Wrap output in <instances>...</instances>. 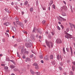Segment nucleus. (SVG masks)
Masks as SVG:
<instances>
[{"label":"nucleus","mask_w":75,"mask_h":75,"mask_svg":"<svg viewBox=\"0 0 75 75\" xmlns=\"http://www.w3.org/2000/svg\"><path fill=\"white\" fill-rule=\"evenodd\" d=\"M27 21H28V20H25L24 21V22L25 23H26Z\"/></svg>","instance_id":"obj_38"},{"label":"nucleus","mask_w":75,"mask_h":75,"mask_svg":"<svg viewBox=\"0 0 75 75\" xmlns=\"http://www.w3.org/2000/svg\"><path fill=\"white\" fill-rule=\"evenodd\" d=\"M13 24H14V25H16V23H15V22H13Z\"/></svg>","instance_id":"obj_49"},{"label":"nucleus","mask_w":75,"mask_h":75,"mask_svg":"<svg viewBox=\"0 0 75 75\" xmlns=\"http://www.w3.org/2000/svg\"><path fill=\"white\" fill-rule=\"evenodd\" d=\"M30 72L32 74L34 75L35 74L34 72V71L32 69L30 70Z\"/></svg>","instance_id":"obj_13"},{"label":"nucleus","mask_w":75,"mask_h":75,"mask_svg":"<svg viewBox=\"0 0 75 75\" xmlns=\"http://www.w3.org/2000/svg\"><path fill=\"white\" fill-rule=\"evenodd\" d=\"M25 45L26 47H31L32 46V43H25Z\"/></svg>","instance_id":"obj_4"},{"label":"nucleus","mask_w":75,"mask_h":75,"mask_svg":"<svg viewBox=\"0 0 75 75\" xmlns=\"http://www.w3.org/2000/svg\"><path fill=\"white\" fill-rule=\"evenodd\" d=\"M21 54H23V50H21Z\"/></svg>","instance_id":"obj_37"},{"label":"nucleus","mask_w":75,"mask_h":75,"mask_svg":"<svg viewBox=\"0 0 75 75\" xmlns=\"http://www.w3.org/2000/svg\"><path fill=\"white\" fill-rule=\"evenodd\" d=\"M57 58L58 59H60V56L59 55H58L57 56Z\"/></svg>","instance_id":"obj_32"},{"label":"nucleus","mask_w":75,"mask_h":75,"mask_svg":"<svg viewBox=\"0 0 75 75\" xmlns=\"http://www.w3.org/2000/svg\"><path fill=\"white\" fill-rule=\"evenodd\" d=\"M66 14H65V13H62V16H66Z\"/></svg>","instance_id":"obj_25"},{"label":"nucleus","mask_w":75,"mask_h":75,"mask_svg":"<svg viewBox=\"0 0 75 75\" xmlns=\"http://www.w3.org/2000/svg\"><path fill=\"white\" fill-rule=\"evenodd\" d=\"M10 24V23L9 22H6L4 23V25L6 26H8Z\"/></svg>","instance_id":"obj_7"},{"label":"nucleus","mask_w":75,"mask_h":75,"mask_svg":"<svg viewBox=\"0 0 75 75\" xmlns=\"http://www.w3.org/2000/svg\"><path fill=\"white\" fill-rule=\"evenodd\" d=\"M35 37V36H34V35H31V39L33 40H35V39L34 38Z\"/></svg>","instance_id":"obj_10"},{"label":"nucleus","mask_w":75,"mask_h":75,"mask_svg":"<svg viewBox=\"0 0 75 75\" xmlns=\"http://www.w3.org/2000/svg\"><path fill=\"white\" fill-rule=\"evenodd\" d=\"M11 5H12V6H13V5H14V3L13 2H12L11 3Z\"/></svg>","instance_id":"obj_56"},{"label":"nucleus","mask_w":75,"mask_h":75,"mask_svg":"<svg viewBox=\"0 0 75 75\" xmlns=\"http://www.w3.org/2000/svg\"><path fill=\"white\" fill-rule=\"evenodd\" d=\"M28 1H26L25 2V5H27L28 4Z\"/></svg>","instance_id":"obj_19"},{"label":"nucleus","mask_w":75,"mask_h":75,"mask_svg":"<svg viewBox=\"0 0 75 75\" xmlns=\"http://www.w3.org/2000/svg\"><path fill=\"white\" fill-rule=\"evenodd\" d=\"M17 46V44H15L14 45V46L15 47H16Z\"/></svg>","instance_id":"obj_51"},{"label":"nucleus","mask_w":75,"mask_h":75,"mask_svg":"<svg viewBox=\"0 0 75 75\" xmlns=\"http://www.w3.org/2000/svg\"><path fill=\"white\" fill-rule=\"evenodd\" d=\"M16 9L17 10V9H18V6H16Z\"/></svg>","instance_id":"obj_48"},{"label":"nucleus","mask_w":75,"mask_h":75,"mask_svg":"<svg viewBox=\"0 0 75 75\" xmlns=\"http://www.w3.org/2000/svg\"><path fill=\"white\" fill-rule=\"evenodd\" d=\"M22 58H23V59H25V58H26V57L25 56L23 55V56Z\"/></svg>","instance_id":"obj_39"},{"label":"nucleus","mask_w":75,"mask_h":75,"mask_svg":"<svg viewBox=\"0 0 75 75\" xmlns=\"http://www.w3.org/2000/svg\"><path fill=\"white\" fill-rule=\"evenodd\" d=\"M40 59H42V58H43V55H40Z\"/></svg>","instance_id":"obj_28"},{"label":"nucleus","mask_w":75,"mask_h":75,"mask_svg":"<svg viewBox=\"0 0 75 75\" xmlns=\"http://www.w3.org/2000/svg\"><path fill=\"white\" fill-rule=\"evenodd\" d=\"M1 66H5V65L3 64H1Z\"/></svg>","instance_id":"obj_59"},{"label":"nucleus","mask_w":75,"mask_h":75,"mask_svg":"<svg viewBox=\"0 0 75 75\" xmlns=\"http://www.w3.org/2000/svg\"><path fill=\"white\" fill-rule=\"evenodd\" d=\"M41 63L43 64L44 63V62L43 60H41Z\"/></svg>","instance_id":"obj_53"},{"label":"nucleus","mask_w":75,"mask_h":75,"mask_svg":"<svg viewBox=\"0 0 75 75\" xmlns=\"http://www.w3.org/2000/svg\"><path fill=\"white\" fill-rule=\"evenodd\" d=\"M72 63H73V64L75 65V62H73Z\"/></svg>","instance_id":"obj_43"},{"label":"nucleus","mask_w":75,"mask_h":75,"mask_svg":"<svg viewBox=\"0 0 75 75\" xmlns=\"http://www.w3.org/2000/svg\"><path fill=\"white\" fill-rule=\"evenodd\" d=\"M57 28L59 30H60V28L58 26L57 27Z\"/></svg>","instance_id":"obj_47"},{"label":"nucleus","mask_w":75,"mask_h":75,"mask_svg":"<svg viewBox=\"0 0 75 75\" xmlns=\"http://www.w3.org/2000/svg\"><path fill=\"white\" fill-rule=\"evenodd\" d=\"M53 3V1H51L49 3V5L50 6H51V5Z\"/></svg>","instance_id":"obj_12"},{"label":"nucleus","mask_w":75,"mask_h":75,"mask_svg":"<svg viewBox=\"0 0 75 75\" xmlns=\"http://www.w3.org/2000/svg\"><path fill=\"white\" fill-rule=\"evenodd\" d=\"M10 67H11V69H12L15 67V66H13V65H11Z\"/></svg>","instance_id":"obj_16"},{"label":"nucleus","mask_w":75,"mask_h":75,"mask_svg":"<svg viewBox=\"0 0 75 75\" xmlns=\"http://www.w3.org/2000/svg\"><path fill=\"white\" fill-rule=\"evenodd\" d=\"M16 23L18 25H19L22 28H23L24 26L23 23L21 22L20 21H16Z\"/></svg>","instance_id":"obj_1"},{"label":"nucleus","mask_w":75,"mask_h":75,"mask_svg":"<svg viewBox=\"0 0 75 75\" xmlns=\"http://www.w3.org/2000/svg\"><path fill=\"white\" fill-rule=\"evenodd\" d=\"M59 69L60 70H62V68L61 67H59Z\"/></svg>","instance_id":"obj_50"},{"label":"nucleus","mask_w":75,"mask_h":75,"mask_svg":"<svg viewBox=\"0 0 75 75\" xmlns=\"http://www.w3.org/2000/svg\"><path fill=\"white\" fill-rule=\"evenodd\" d=\"M15 20H17V21H18V20L19 21V18L17 17H16L15 18Z\"/></svg>","instance_id":"obj_34"},{"label":"nucleus","mask_w":75,"mask_h":75,"mask_svg":"<svg viewBox=\"0 0 75 75\" xmlns=\"http://www.w3.org/2000/svg\"><path fill=\"white\" fill-rule=\"evenodd\" d=\"M37 65H38V64L36 63H35L33 64V66H37Z\"/></svg>","instance_id":"obj_27"},{"label":"nucleus","mask_w":75,"mask_h":75,"mask_svg":"<svg viewBox=\"0 0 75 75\" xmlns=\"http://www.w3.org/2000/svg\"><path fill=\"white\" fill-rule=\"evenodd\" d=\"M24 12L23 11H22L21 12V13H22V15H23L24 14Z\"/></svg>","instance_id":"obj_52"},{"label":"nucleus","mask_w":75,"mask_h":75,"mask_svg":"<svg viewBox=\"0 0 75 75\" xmlns=\"http://www.w3.org/2000/svg\"><path fill=\"white\" fill-rule=\"evenodd\" d=\"M12 30L13 31V32H16V28L15 27H13L12 28Z\"/></svg>","instance_id":"obj_8"},{"label":"nucleus","mask_w":75,"mask_h":75,"mask_svg":"<svg viewBox=\"0 0 75 75\" xmlns=\"http://www.w3.org/2000/svg\"><path fill=\"white\" fill-rule=\"evenodd\" d=\"M46 43L47 45L49 47H50V45L51 47H52L53 46V44L52 42H46Z\"/></svg>","instance_id":"obj_2"},{"label":"nucleus","mask_w":75,"mask_h":75,"mask_svg":"<svg viewBox=\"0 0 75 75\" xmlns=\"http://www.w3.org/2000/svg\"><path fill=\"white\" fill-rule=\"evenodd\" d=\"M63 53H64V54H65V48L64 47L63 49Z\"/></svg>","instance_id":"obj_23"},{"label":"nucleus","mask_w":75,"mask_h":75,"mask_svg":"<svg viewBox=\"0 0 75 75\" xmlns=\"http://www.w3.org/2000/svg\"><path fill=\"white\" fill-rule=\"evenodd\" d=\"M75 69V67L74 66H72V70L73 71H74Z\"/></svg>","instance_id":"obj_18"},{"label":"nucleus","mask_w":75,"mask_h":75,"mask_svg":"<svg viewBox=\"0 0 75 75\" xmlns=\"http://www.w3.org/2000/svg\"><path fill=\"white\" fill-rule=\"evenodd\" d=\"M2 41L3 42H5V39L4 38L3 39V40H2Z\"/></svg>","instance_id":"obj_42"},{"label":"nucleus","mask_w":75,"mask_h":75,"mask_svg":"<svg viewBox=\"0 0 75 75\" xmlns=\"http://www.w3.org/2000/svg\"><path fill=\"white\" fill-rule=\"evenodd\" d=\"M5 11H6V12H8V13H11V11H9L8 10V9L7 8H5Z\"/></svg>","instance_id":"obj_9"},{"label":"nucleus","mask_w":75,"mask_h":75,"mask_svg":"<svg viewBox=\"0 0 75 75\" xmlns=\"http://www.w3.org/2000/svg\"><path fill=\"white\" fill-rule=\"evenodd\" d=\"M36 74L37 75H40V73L39 72H36Z\"/></svg>","instance_id":"obj_21"},{"label":"nucleus","mask_w":75,"mask_h":75,"mask_svg":"<svg viewBox=\"0 0 75 75\" xmlns=\"http://www.w3.org/2000/svg\"><path fill=\"white\" fill-rule=\"evenodd\" d=\"M72 35H69L68 33L66 34V35H65V38H67V39L71 38Z\"/></svg>","instance_id":"obj_3"},{"label":"nucleus","mask_w":75,"mask_h":75,"mask_svg":"<svg viewBox=\"0 0 75 75\" xmlns=\"http://www.w3.org/2000/svg\"><path fill=\"white\" fill-rule=\"evenodd\" d=\"M39 38L40 39L41 38V36H39Z\"/></svg>","instance_id":"obj_63"},{"label":"nucleus","mask_w":75,"mask_h":75,"mask_svg":"<svg viewBox=\"0 0 75 75\" xmlns=\"http://www.w3.org/2000/svg\"><path fill=\"white\" fill-rule=\"evenodd\" d=\"M69 24L70 25L71 28H72L74 25H73L72 23H69Z\"/></svg>","instance_id":"obj_14"},{"label":"nucleus","mask_w":75,"mask_h":75,"mask_svg":"<svg viewBox=\"0 0 75 75\" xmlns=\"http://www.w3.org/2000/svg\"><path fill=\"white\" fill-rule=\"evenodd\" d=\"M44 58L46 60H47V56H45L44 57Z\"/></svg>","instance_id":"obj_24"},{"label":"nucleus","mask_w":75,"mask_h":75,"mask_svg":"<svg viewBox=\"0 0 75 75\" xmlns=\"http://www.w3.org/2000/svg\"><path fill=\"white\" fill-rule=\"evenodd\" d=\"M70 9H71V12H73V11H72V6H70Z\"/></svg>","instance_id":"obj_33"},{"label":"nucleus","mask_w":75,"mask_h":75,"mask_svg":"<svg viewBox=\"0 0 75 75\" xmlns=\"http://www.w3.org/2000/svg\"><path fill=\"white\" fill-rule=\"evenodd\" d=\"M35 27L34 28V29H33V33H34L35 32Z\"/></svg>","instance_id":"obj_31"},{"label":"nucleus","mask_w":75,"mask_h":75,"mask_svg":"<svg viewBox=\"0 0 75 75\" xmlns=\"http://www.w3.org/2000/svg\"><path fill=\"white\" fill-rule=\"evenodd\" d=\"M66 31L67 32H68L69 31V28H67L66 29Z\"/></svg>","instance_id":"obj_40"},{"label":"nucleus","mask_w":75,"mask_h":75,"mask_svg":"<svg viewBox=\"0 0 75 75\" xmlns=\"http://www.w3.org/2000/svg\"><path fill=\"white\" fill-rule=\"evenodd\" d=\"M56 42L58 44L61 43L62 42L61 40L59 39H57L56 40Z\"/></svg>","instance_id":"obj_5"},{"label":"nucleus","mask_w":75,"mask_h":75,"mask_svg":"<svg viewBox=\"0 0 75 75\" xmlns=\"http://www.w3.org/2000/svg\"><path fill=\"white\" fill-rule=\"evenodd\" d=\"M5 34L6 35H8V34L6 33H5Z\"/></svg>","instance_id":"obj_60"},{"label":"nucleus","mask_w":75,"mask_h":75,"mask_svg":"<svg viewBox=\"0 0 75 75\" xmlns=\"http://www.w3.org/2000/svg\"><path fill=\"white\" fill-rule=\"evenodd\" d=\"M63 3H64V4L65 5H66V2L65 1H63Z\"/></svg>","instance_id":"obj_57"},{"label":"nucleus","mask_w":75,"mask_h":75,"mask_svg":"<svg viewBox=\"0 0 75 75\" xmlns=\"http://www.w3.org/2000/svg\"><path fill=\"white\" fill-rule=\"evenodd\" d=\"M33 56L34 55H33V54H31L30 56V58H32V57H33Z\"/></svg>","instance_id":"obj_35"},{"label":"nucleus","mask_w":75,"mask_h":75,"mask_svg":"<svg viewBox=\"0 0 75 75\" xmlns=\"http://www.w3.org/2000/svg\"><path fill=\"white\" fill-rule=\"evenodd\" d=\"M66 50L67 51V52H69V49H68V48H66Z\"/></svg>","instance_id":"obj_44"},{"label":"nucleus","mask_w":75,"mask_h":75,"mask_svg":"<svg viewBox=\"0 0 75 75\" xmlns=\"http://www.w3.org/2000/svg\"><path fill=\"white\" fill-rule=\"evenodd\" d=\"M53 56L52 55H51L50 56V59H53Z\"/></svg>","instance_id":"obj_22"},{"label":"nucleus","mask_w":75,"mask_h":75,"mask_svg":"<svg viewBox=\"0 0 75 75\" xmlns=\"http://www.w3.org/2000/svg\"><path fill=\"white\" fill-rule=\"evenodd\" d=\"M41 30H40V32L39 33H40V34H42V32H41Z\"/></svg>","instance_id":"obj_61"},{"label":"nucleus","mask_w":75,"mask_h":75,"mask_svg":"<svg viewBox=\"0 0 75 75\" xmlns=\"http://www.w3.org/2000/svg\"><path fill=\"white\" fill-rule=\"evenodd\" d=\"M31 61V59H30L29 58H26V59H25V62H28V61Z\"/></svg>","instance_id":"obj_11"},{"label":"nucleus","mask_w":75,"mask_h":75,"mask_svg":"<svg viewBox=\"0 0 75 75\" xmlns=\"http://www.w3.org/2000/svg\"><path fill=\"white\" fill-rule=\"evenodd\" d=\"M51 33L52 35H54V34H53V33L51 32Z\"/></svg>","instance_id":"obj_64"},{"label":"nucleus","mask_w":75,"mask_h":75,"mask_svg":"<svg viewBox=\"0 0 75 75\" xmlns=\"http://www.w3.org/2000/svg\"><path fill=\"white\" fill-rule=\"evenodd\" d=\"M24 52L25 53H26V54H28V53H29L27 51H24Z\"/></svg>","instance_id":"obj_30"},{"label":"nucleus","mask_w":75,"mask_h":75,"mask_svg":"<svg viewBox=\"0 0 75 75\" xmlns=\"http://www.w3.org/2000/svg\"><path fill=\"white\" fill-rule=\"evenodd\" d=\"M60 18H62V19H63V20L64 21H66V19L64 18H62V17L59 16Z\"/></svg>","instance_id":"obj_17"},{"label":"nucleus","mask_w":75,"mask_h":75,"mask_svg":"<svg viewBox=\"0 0 75 75\" xmlns=\"http://www.w3.org/2000/svg\"><path fill=\"white\" fill-rule=\"evenodd\" d=\"M45 22H46V21L45 20H44L42 21V23H45Z\"/></svg>","instance_id":"obj_41"},{"label":"nucleus","mask_w":75,"mask_h":75,"mask_svg":"<svg viewBox=\"0 0 75 75\" xmlns=\"http://www.w3.org/2000/svg\"><path fill=\"white\" fill-rule=\"evenodd\" d=\"M57 18L59 21H60V18L59 17V16H57Z\"/></svg>","instance_id":"obj_55"},{"label":"nucleus","mask_w":75,"mask_h":75,"mask_svg":"<svg viewBox=\"0 0 75 75\" xmlns=\"http://www.w3.org/2000/svg\"><path fill=\"white\" fill-rule=\"evenodd\" d=\"M38 2H36V5H38Z\"/></svg>","instance_id":"obj_58"},{"label":"nucleus","mask_w":75,"mask_h":75,"mask_svg":"<svg viewBox=\"0 0 75 75\" xmlns=\"http://www.w3.org/2000/svg\"><path fill=\"white\" fill-rule=\"evenodd\" d=\"M52 8H54V9H56V8H55V6L53 4L52 5Z\"/></svg>","instance_id":"obj_26"},{"label":"nucleus","mask_w":75,"mask_h":75,"mask_svg":"<svg viewBox=\"0 0 75 75\" xmlns=\"http://www.w3.org/2000/svg\"><path fill=\"white\" fill-rule=\"evenodd\" d=\"M30 12H33V8L32 7L30 9Z\"/></svg>","instance_id":"obj_20"},{"label":"nucleus","mask_w":75,"mask_h":75,"mask_svg":"<svg viewBox=\"0 0 75 75\" xmlns=\"http://www.w3.org/2000/svg\"><path fill=\"white\" fill-rule=\"evenodd\" d=\"M70 50H71V55H72V54H73V52H72V48L71 47H70Z\"/></svg>","instance_id":"obj_15"},{"label":"nucleus","mask_w":75,"mask_h":75,"mask_svg":"<svg viewBox=\"0 0 75 75\" xmlns=\"http://www.w3.org/2000/svg\"><path fill=\"white\" fill-rule=\"evenodd\" d=\"M48 10H49V11H50V7H49V8H48Z\"/></svg>","instance_id":"obj_62"},{"label":"nucleus","mask_w":75,"mask_h":75,"mask_svg":"<svg viewBox=\"0 0 75 75\" xmlns=\"http://www.w3.org/2000/svg\"><path fill=\"white\" fill-rule=\"evenodd\" d=\"M67 9V8L66 6H63L61 7V9H62V10H63L64 11H65V9Z\"/></svg>","instance_id":"obj_6"},{"label":"nucleus","mask_w":75,"mask_h":75,"mask_svg":"<svg viewBox=\"0 0 75 75\" xmlns=\"http://www.w3.org/2000/svg\"><path fill=\"white\" fill-rule=\"evenodd\" d=\"M25 68H23L22 69V71H25Z\"/></svg>","instance_id":"obj_45"},{"label":"nucleus","mask_w":75,"mask_h":75,"mask_svg":"<svg viewBox=\"0 0 75 75\" xmlns=\"http://www.w3.org/2000/svg\"><path fill=\"white\" fill-rule=\"evenodd\" d=\"M61 27H62V29H63L64 28V26H63V25H61Z\"/></svg>","instance_id":"obj_54"},{"label":"nucleus","mask_w":75,"mask_h":75,"mask_svg":"<svg viewBox=\"0 0 75 75\" xmlns=\"http://www.w3.org/2000/svg\"><path fill=\"white\" fill-rule=\"evenodd\" d=\"M70 74L71 75H73V73L72 71H71L70 72Z\"/></svg>","instance_id":"obj_36"},{"label":"nucleus","mask_w":75,"mask_h":75,"mask_svg":"<svg viewBox=\"0 0 75 75\" xmlns=\"http://www.w3.org/2000/svg\"><path fill=\"white\" fill-rule=\"evenodd\" d=\"M38 68H39L38 66H35V69H36L37 70H38Z\"/></svg>","instance_id":"obj_29"},{"label":"nucleus","mask_w":75,"mask_h":75,"mask_svg":"<svg viewBox=\"0 0 75 75\" xmlns=\"http://www.w3.org/2000/svg\"><path fill=\"white\" fill-rule=\"evenodd\" d=\"M8 67H5V69H8Z\"/></svg>","instance_id":"obj_46"}]
</instances>
